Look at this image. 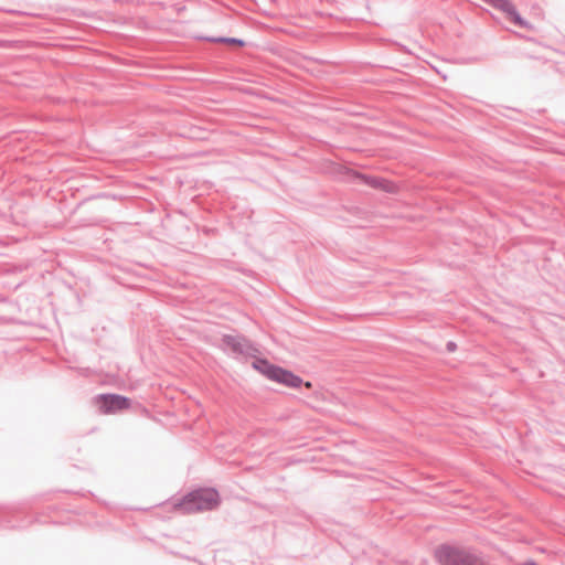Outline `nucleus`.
<instances>
[{
	"instance_id": "f257e3e1",
	"label": "nucleus",
	"mask_w": 565,
	"mask_h": 565,
	"mask_svg": "<svg viewBox=\"0 0 565 565\" xmlns=\"http://www.w3.org/2000/svg\"><path fill=\"white\" fill-rule=\"evenodd\" d=\"M220 503L218 493L214 489H200L184 495L173 504V510L184 514L207 511Z\"/></svg>"
},
{
	"instance_id": "f03ea898",
	"label": "nucleus",
	"mask_w": 565,
	"mask_h": 565,
	"mask_svg": "<svg viewBox=\"0 0 565 565\" xmlns=\"http://www.w3.org/2000/svg\"><path fill=\"white\" fill-rule=\"evenodd\" d=\"M434 557L440 565H488L473 551L450 544L436 547Z\"/></svg>"
},
{
	"instance_id": "7ed1b4c3",
	"label": "nucleus",
	"mask_w": 565,
	"mask_h": 565,
	"mask_svg": "<svg viewBox=\"0 0 565 565\" xmlns=\"http://www.w3.org/2000/svg\"><path fill=\"white\" fill-rule=\"evenodd\" d=\"M253 367L266 376L268 380L276 382L289 388H298L302 384L301 377L291 371L271 364L267 360L256 359L252 363Z\"/></svg>"
},
{
	"instance_id": "20e7f679",
	"label": "nucleus",
	"mask_w": 565,
	"mask_h": 565,
	"mask_svg": "<svg viewBox=\"0 0 565 565\" xmlns=\"http://www.w3.org/2000/svg\"><path fill=\"white\" fill-rule=\"evenodd\" d=\"M95 405L103 414H116L130 407V399L117 394H102L95 398Z\"/></svg>"
},
{
	"instance_id": "39448f33",
	"label": "nucleus",
	"mask_w": 565,
	"mask_h": 565,
	"mask_svg": "<svg viewBox=\"0 0 565 565\" xmlns=\"http://www.w3.org/2000/svg\"><path fill=\"white\" fill-rule=\"evenodd\" d=\"M490 3L495 7L497 9L501 10L503 13H505L507 19L518 25L519 28L526 29V30H534V25L524 20L520 13L518 12L516 8L510 0H490Z\"/></svg>"
},
{
	"instance_id": "423d86ee",
	"label": "nucleus",
	"mask_w": 565,
	"mask_h": 565,
	"mask_svg": "<svg viewBox=\"0 0 565 565\" xmlns=\"http://www.w3.org/2000/svg\"><path fill=\"white\" fill-rule=\"evenodd\" d=\"M352 175H353V178L360 180L362 183H364L373 189H376V190H380L383 192H387V193L398 192L397 184H395L394 182H392L390 180L374 177V175H365V174H361L359 172H353Z\"/></svg>"
},
{
	"instance_id": "0eeeda50",
	"label": "nucleus",
	"mask_w": 565,
	"mask_h": 565,
	"mask_svg": "<svg viewBox=\"0 0 565 565\" xmlns=\"http://www.w3.org/2000/svg\"><path fill=\"white\" fill-rule=\"evenodd\" d=\"M224 343L230 350L238 354H248L252 350V347L245 339L236 335H225Z\"/></svg>"
},
{
	"instance_id": "6e6552de",
	"label": "nucleus",
	"mask_w": 565,
	"mask_h": 565,
	"mask_svg": "<svg viewBox=\"0 0 565 565\" xmlns=\"http://www.w3.org/2000/svg\"><path fill=\"white\" fill-rule=\"evenodd\" d=\"M218 41H223V42H227V43H233V44H237V45H243L244 44L243 41L236 40V39H220Z\"/></svg>"
},
{
	"instance_id": "1a4fd4ad",
	"label": "nucleus",
	"mask_w": 565,
	"mask_h": 565,
	"mask_svg": "<svg viewBox=\"0 0 565 565\" xmlns=\"http://www.w3.org/2000/svg\"><path fill=\"white\" fill-rule=\"evenodd\" d=\"M303 385H305V387H306V388H308V390H310V388L312 387L311 382H305V383H303Z\"/></svg>"
}]
</instances>
